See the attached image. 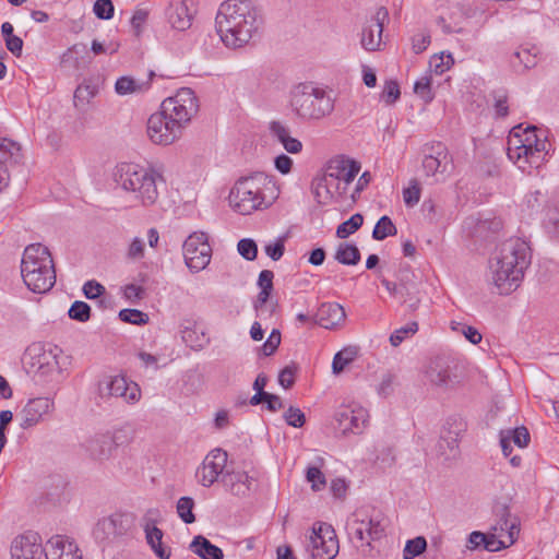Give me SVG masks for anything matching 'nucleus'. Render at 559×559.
<instances>
[{
  "instance_id": "f257e3e1",
  "label": "nucleus",
  "mask_w": 559,
  "mask_h": 559,
  "mask_svg": "<svg viewBox=\"0 0 559 559\" xmlns=\"http://www.w3.org/2000/svg\"><path fill=\"white\" fill-rule=\"evenodd\" d=\"M215 24L224 45L236 49L258 33L262 19L251 0H226L218 8Z\"/></svg>"
},
{
  "instance_id": "f03ea898",
  "label": "nucleus",
  "mask_w": 559,
  "mask_h": 559,
  "mask_svg": "<svg viewBox=\"0 0 559 559\" xmlns=\"http://www.w3.org/2000/svg\"><path fill=\"white\" fill-rule=\"evenodd\" d=\"M531 264V249L526 241L511 238L504 241L496 262L491 264L492 282L499 294L508 295L515 290Z\"/></svg>"
},
{
  "instance_id": "7ed1b4c3",
  "label": "nucleus",
  "mask_w": 559,
  "mask_h": 559,
  "mask_svg": "<svg viewBox=\"0 0 559 559\" xmlns=\"http://www.w3.org/2000/svg\"><path fill=\"white\" fill-rule=\"evenodd\" d=\"M117 187L132 193L144 206L156 203L159 197L158 186L165 182L162 166H141L133 163L118 164L112 173Z\"/></svg>"
},
{
  "instance_id": "20e7f679",
  "label": "nucleus",
  "mask_w": 559,
  "mask_h": 559,
  "mask_svg": "<svg viewBox=\"0 0 559 559\" xmlns=\"http://www.w3.org/2000/svg\"><path fill=\"white\" fill-rule=\"evenodd\" d=\"M21 274L33 293L49 292L56 283V271L48 248L41 243L27 246L21 261Z\"/></svg>"
},
{
  "instance_id": "39448f33",
  "label": "nucleus",
  "mask_w": 559,
  "mask_h": 559,
  "mask_svg": "<svg viewBox=\"0 0 559 559\" xmlns=\"http://www.w3.org/2000/svg\"><path fill=\"white\" fill-rule=\"evenodd\" d=\"M290 106L301 120H320L334 110V98L312 82L296 85L290 93Z\"/></svg>"
},
{
  "instance_id": "423d86ee",
  "label": "nucleus",
  "mask_w": 559,
  "mask_h": 559,
  "mask_svg": "<svg viewBox=\"0 0 559 559\" xmlns=\"http://www.w3.org/2000/svg\"><path fill=\"white\" fill-rule=\"evenodd\" d=\"M270 185L273 186V182L264 173H254L238 179L228 195L230 206L241 215L262 209L265 201L264 190Z\"/></svg>"
},
{
  "instance_id": "0eeeda50",
  "label": "nucleus",
  "mask_w": 559,
  "mask_h": 559,
  "mask_svg": "<svg viewBox=\"0 0 559 559\" xmlns=\"http://www.w3.org/2000/svg\"><path fill=\"white\" fill-rule=\"evenodd\" d=\"M160 108L170 122L176 123L182 132L186 124L198 112L199 103L194 92L189 87H183L174 97L166 98Z\"/></svg>"
},
{
  "instance_id": "6e6552de",
  "label": "nucleus",
  "mask_w": 559,
  "mask_h": 559,
  "mask_svg": "<svg viewBox=\"0 0 559 559\" xmlns=\"http://www.w3.org/2000/svg\"><path fill=\"white\" fill-rule=\"evenodd\" d=\"M421 167L427 177H435L436 182L444 181L453 169L448 147L441 142L425 144Z\"/></svg>"
},
{
  "instance_id": "1a4fd4ad",
  "label": "nucleus",
  "mask_w": 559,
  "mask_h": 559,
  "mask_svg": "<svg viewBox=\"0 0 559 559\" xmlns=\"http://www.w3.org/2000/svg\"><path fill=\"white\" fill-rule=\"evenodd\" d=\"M307 551L311 559H334L340 550L338 539L332 525L324 522L313 524L308 537Z\"/></svg>"
},
{
  "instance_id": "9d476101",
  "label": "nucleus",
  "mask_w": 559,
  "mask_h": 559,
  "mask_svg": "<svg viewBox=\"0 0 559 559\" xmlns=\"http://www.w3.org/2000/svg\"><path fill=\"white\" fill-rule=\"evenodd\" d=\"M385 527L386 520L380 512L369 514L359 510L352 515V533L358 540H367L368 546L371 545V540H379L385 535Z\"/></svg>"
},
{
  "instance_id": "9b49d317",
  "label": "nucleus",
  "mask_w": 559,
  "mask_h": 559,
  "mask_svg": "<svg viewBox=\"0 0 559 559\" xmlns=\"http://www.w3.org/2000/svg\"><path fill=\"white\" fill-rule=\"evenodd\" d=\"M61 349L55 346L53 348L46 349L41 345H33L26 352V357L29 358L28 372L34 377H38L47 381L53 374L59 373L60 366L58 356Z\"/></svg>"
},
{
  "instance_id": "f8f14e48",
  "label": "nucleus",
  "mask_w": 559,
  "mask_h": 559,
  "mask_svg": "<svg viewBox=\"0 0 559 559\" xmlns=\"http://www.w3.org/2000/svg\"><path fill=\"white\" fill-rule=\"evenodd\" d=\"M183 257L186 265L191 272L204 270L212 258V248L205 233H193L183 242Z\"/></svg>"
},
{
  "instance_id": "ddd939ff",
  "label": "nucleus",
  "mask_w": 559,
  "mask_h": 559,
  "mask_svg": "<svg viewBox=\"0 0 559 559\" xmlns=\"http://www.w3.org/2000/svg\"><path fill=\"white\" fill-rule=\"evenodd\" d=\"M539 135L535 126H528L523 131L522 124L513 127L508 140V157L519 165H524L527 157L533 154L534 140Z\"/></svg>"
},
{
  "instance_id": "4468645a",
  "label": "nucleus",
  "mask_w": 559,
  "mask_h": 559,
  "mask_svg": "<svg viewBox=\"0 0 559 559\" xmlns=\"http://www.w3.org/2000/svg\"><path fill=\"white\" fill-rule=\"evenodd\" d=\"M98 392L100 397H120L129 404H134L141 399L139 384L128 380L124 376L108 377L99 383Z\"/></svg>"
},
{
  "instance_id": "2eb2a0df",
  "label": "nucleus",
  "mask_w": 559,
  "mask_h": 559,
  "mask_svg": "<svg viewBox=\"0 0 559 559\" xmlns=\"http://www.w3.org/2000/svg\"><path fill=\"white\" fill-rule=\"evenodd\" d=\"M466 429L467 424L461 416L453 415L445 419L438 447L447 460L459 454V441Z\"/></svg>"
},
{
  "instance_id": "dca6fc26",
  "label": "nucleus",
  "mask_w": 559,
  "mask_h": 559,
  "mask_svg": "<svg viewBox=\"0 0 559 559\" xmlns=\"http://www.w3.org/2000/svg\"><path fill=\"white\" fill-rule=\"evenodd\" d=\"M147 135L159 145H169L181 135L176 123L170 122L162 111L153 114L147 120Z\"/></svg>"
},
{
  "instance_id": "f3484780",
  "label": "nucleus",
  "mask_w": 559,
  "mask_h": 559,
  "mask_svg": "<svg viewBox=\"0 0 559 559\" xmlns=\"http://www.w3.org/2000/svg\"><path fill=\"white\" fill-rule=\"evenodd\" d=\"M334 419L344 435L347 432L360 433L368 421V412L366 408L357 405H342L334 415Z\"/></svg>"
},
{
  "instance_id": "a211bd4d",
  "label": "nucleus",
  "mask_w": 559,
  "mask_h": 559,
  "mask_svg": "<svg viewBox=\"0 0 559 559\" xmlns=\"http://www.w3.org/2000/svg\"><path fill=\"white\" fill-rule=\"evenodd\" d=\"M227 452L223 449L212 450L203 460L202 465L197 469V477L204 487L212 486L218 477L223 476L227 464Z\"/></svg>"
},
{
  "instance_id": "6ab92c4d",
  "label": "nucleus",
  "mask_w": 559,
  "mask_h": 559,
  "mask_svg": "<svg viewBox=\"0 0 559 559\" xmlns=\"http://www.w3.org/2000/svg\"><path fill=\"white\" fill-rule=\"evenodd\" d=\"M495 524L491 531L498 534H504L507 544H514L520 534V520L513 515L510 508L504 502H496L492 509Z\"/></svg>"
},
{
  "instance_id": "aec40b11",
  "label": "nucleus",
  "mask_w": 559,
  "mask_h": 559,
  "mask_svg": "<svg viewBox=\"0 0 559 559\" xmlns=\"http://www.w3.org/2000/svg\"><path fill=\"white\" fill-rule=\"evenodd\" d=\"M12 559H41L44 545L41 537L36 532H26L16 537L11 546Z\"/></svg>"
},
{
  "instance_id": "412c9836",
  "label": "nucleus",
  "mask_w": 559,
  "mask_h": 559,
  "mask_svg": "<svg viewBox=\"0 0 559 559\" xmlns=\"http://www.w3.org/2000/svg\"><path fill=\"white\" fill-rule=\"evenodd\" d=\"M389 17V12L384 7L377 10L374 16L367 23L361 31V46L367 51H377L382 44V33L384 21Z\"/></svg>"
},
{
  "instance_id": "4be33fe9",
  "label": "nucleus",
  "mask_w": 559,
  "mask_h": 559,
  "mask_svg": "<svg viewBox=\"0 0 559 559\" xmlns=\"http://www.w3.org/2000/svg\"><path fill=\"white\" fill-rule=\"evenodd\" d=\"M312 193L319 204H328L335 195H342L341 182L326 168V171L313 178L311 183Z\"/></svg>"
},
{
  "instance_id": "5701e85b",
  "label": "nucleus",
  "mask_w": 559,
  "mask_h": 559,
  "mask_svg": "<svg viewBox=\"0 0 559 559\" xmlns=\"http://www.w3.org/2000/svg\"><path fill=\"white\" fill-rule=\"evenodd\" d=\"M117 447L116 437L110 432L96 433L84 442L85 451L97 461L108 460Z\"/></svg>"
},
{
  "instance_id": "b1692460",
  "label": "nucleus",
  "mask_w": 559,
  "mask_h": 559,
  "mask_svg": "<svg viewBox=\"0 0 559 559\" xmlns=\"http://www.w3.org/2000/svg\"><path fill=\"white\" fill-rule=\"evenodd\" d=\"M381 284L393 297L397 298L402 305H405L409 312H414L418 309L421 302L419 284L397 286L388 278H382Z\"/></svg>"
},
{
  "instance_id": "393cba45",
  "label": "nucleus",
  "mask_w": 559,
  "mask_h": 559,
  "mask_svg": "<svg viewBox=\"0 0 559 559\" xmlns=\"http://www.w3.org/2000/svg\"><path fill=\"white\" fill-rule=\"evenodd\" d=\"M194 11L189 7L188 0H173L165 11L170 26L179 32L187 31L192 25Z\"/></svg>"
},
{
  "instance_id": "a878e982",
  "label": "nucleus",
  "mask_w": 559,
  "mask_h": 559,
  "mask_svg": "<svg viewBox=\"0 0 559 559\" xmlns=\"http://www.w3.org/2000/svg\"><path fill=\"white\" fill-rule=\"evenodd\" d=\"M52 402L48 397H36L27 402L21 412V428L28 429L37 425L48 414Z\"/></svg>"
},
{
  "instance_id": "bb28decb",
  "label": "nucleus",
  "mask_w": 559,
  "mask_h": 559,
  "mask_svg": "<svg viewBox=\"0 0 559 559\" xmlns=\"http://www.w3.org/2000/svg\"><path fill=\"white\" fill-rule=\"evenodd\" d=\"M142 527L145 533L146 543L156 557L159 559H169L171 550L163 543L164 532L155 525V520L145 516Z\"/></svg>"
},
{
  "instance_id": "cd10ccee",
  "label": "nucleus",
  "mask_w": 559,
  "mask_h": 559,
  "mask_svg": "<svg viewBox=\"0 0 559 559\" xmlns=\"http://www.w3.org/2000/svg\"><path fill=\"white\" fill-rule=\"evenodd\" d=\"M328 167L334 177L340 180L343 191H346L347 186L354 181L360 170L359 163L348 158L332 159Z\"/></svg>"
},
{
  "instance_id": "c85d7f7f",
  "label": "nucleus",
  "mask_w": 559,
  "mask_h": 559,
  "mask_svg": "<svg viewBox=\"0 0 559 559\" xmlns=\"http://www.w3.org/2000/svg\"><path fill=\"white\" fill-rule=\"evenodd\" d=\"M21 147L9 139H0V191L8 186L9 171L7 164L16 163Z\"/></svg>"
},
{
  "instance_id": "c756f323",
  "label": "nucleus",
  "mask_w": 559,
  "mask_h": 559,
  "mask_svg": "<svg viewBox=\"0 0 559 559\" xmlns=\"http://www.w3.org/2000/svg\"><path fill=\"white\" fill-rule=\"evenodd\" d=\"M530 440V432L524 426L500 431V445L504 456H509L512 453L511 443L519 448H525Z\"/></svg>"
},
{
  "instance_id": "7c9ffc66",
  "label": "nucleus",
  "mask_w": 559,
  "mask_h": 559,
  "mask_svg": "<svg viewBox=\"0 0 559 559\" xmlns=\"http://www.w3.org/2000/svg\"><path fill=\"white\" fill-rule=\"evenodd\" d=\"M253 480L246 472H228L223 474L221 481L226 490L235 496H246L251 490Z\"/></svg>"
},
{
  "instance_id": "2f4dec72",
  "label": "nucleus",
  "mask_w": 559,
  "mask_h": 559,
  "mask_svg": "<svg viewBox=\"0 0 559 559\" xmlns=\"http://www.w3.org/2000/svg\"><path fill=\"white\" fill-rule=\"evenodd\" d=\"M346 318L344 308L336 302L322 304L317 313V323L324 329H333Z\"/></svg>"
},
{
  "instance_id": "473e14b6",
  "label": "nucleus",
  "mask_w": 559,
  "mask_h": 559,
  "mask_svg": "<svg viewBox=\"0 0 559 559\" xmlns=\"http://www.w3.org/2000/svg\"><path fill=\"white\" fill-rule=\"evenodd\" d=\"M270 132L288 153L297 154L301 152L302 143L298 139L290 136V130L284 123L272 121L270 123Z\"/></svg>"
},
{
  "instance_id": "72a5a7b5",
  "label": "nucleus",
  "mask_w": 559,
  "mask_h": 559,
  "mask_svg": "<svg viewBox=\"0 0 559 559\" xmlns=\"http://www.w3.org/2000/svg\"><path fill=\"white\" fill-rule=\"evenodd\" d=\"M190 549L202 559H223V550L202 535L195 536Z\"/></svg>"
},
{
  "instance_id": "f704fd0d",
  "label": "nucleus",
  "mask_w": 559,
  "mask_h": 559,
  "mask_svg": "<svg viewBox=\"0 0 559 559\" xmlns=\"http://www.w3.org/2000/svg\"><path fill=\"white\" fill-rule=\"evenodd\" d=\"M428 380L438 386H445L450 381V369L447 361L442 358L432 360L427 369Z\"/></svg>"
},
{
  "instance_id": "c9c22d12",
  "label": "nucleus",
  "mask_w": 559,
  "mask_h": 559,
  "mask_svg": "<svg viewBox=\"0 0 559 559\" xmlns=\"http://www.w3.org/2000/svg\"><path fill=\"white\" fill-rule=\"evenodd\" d=\"M75 544L69 537L55 535L44 545V556L46 559H59L64 552H68V545Z\"/></svg>"
},
{
  "instance_id": "e433bc0d",
  "label": "nucleus",
  "mask_w": 559,
  "mask_h": 559,
  "mask_svg": "<svg viewBox=\"0 0 559 559\" xmlns=\"http://www.w3.org/2000/svg\"><path fill=\"white\" fill-rule=\"evenodd\" d=\"M360 251L354 243L342 242L338 245L334 259L344 265H356L360 261Z\"/></svg>"
},
{
  "instance_id": "4c0bfd02",
  "label": "nucleus",
  "mask_w": 559,
  "mask_h": 559,
  "mask_svg": "<svg viewBox=\"0 0 559 559\" xmlns=\"http://www.w3.org/2000/svg\"><path fill=\"white\" fill-rule=\"evenodd\" d=\"M273 278L274 273L272 271L263 270L260 272L258 278V286L260 287L261 290L258 294L257 300L254 302L255 309H259L269 300L270 295L273 290Z\"/></svg>"
},
{
  "instance_id": "58836bf2",
  "label": "nucleus",
  "mask_w": 559,
  "mask_h": 559,
  "mask_svg": "<svg viewBox=\"0 0 559 559\" xmlns=\"http://www.w3.org/2000/svg\"><path fill=\"white\" fill-rule=\"evenodd\" d=\"M147 82H139L131 76H120L115 83V91L118 95L124 96L129 94L140 93L147 90Z\"/></svg>"
},
{
  "instance_id": "ea45409f",
  "label": "nucleus",
  "mask_w": 559,
  "mask_h": 559,
  "mask_svg": "<svg viewBox=\"0 0 559 559\" xmlns=\"http://www.w3.org/2000/svg\"><path fill=\"white\" fill-rule=\"evenodd\" d=\"M542 135L543 134L540 133L537 140H534V147L532 148L533 154L527 157V160L524 165H519L520 168L525 169L526 165L531 167H538L542 164L544 155L550 147V143L547 141L546 136L542 138Z\"/></svg>"
},
{
  "instance_id": "a19ab883",
  "label": "nucleus",
  "mask_w": 559,
  "mask_h": 559,
  "mask_svg": "<svg viewBox=\"0 0 559 559\" xmlns=\"http://www.w3.org/2000/svg\"><path fill=\"white\" fill-rule=\"evenodd\" d=\"M97 86L92 84L91 82L84 81L80 84L74 91V106L81 107L87 105L92 98H94L97 94Z\"/></svg>"
},
{
  "instance_id": "79ce46f5",
  "label": "nucleus",
  "mask_w": 559,
  "mask_h": 559,
  "mask_svg": "<svg viewBox=\"0 0 559 559\" xmlns=\"http://www.w3.org/2000/svg\"><path fill=\"white\" fill-rule=\"evenodd\" d=\"M503 227L500 217L480 218L475 225V235L478 237H488V234H497Z\"/></svg>"
},
{
  "instance_id": "37998d69",
  "label": "nucleus",
  "mask_w": 559,
  "mask_h": 559,
  "mask_svg": "<svg viewBox=\"0 0 559 559\" xmlns=\"http://www.w3.org/2000/svg\"><path fill=\"white\" fill-rule=\"evenodd\" d=\"M364 223V216L360 213L352 215L347 221L340 224L336 228V237L340 239H346L354 233H356Z\"/></svg>"
},
{
  "instance_id": "c03bdc74",
  "label": "nucleus",
  "mask_w": 559,
  "mask_h": 559,
  "mask_svg": "<svg viewBox=\"0 0 559 559\" xmlns=\"http://www.w3.org/2000/svg\"><path fill=\"white\" fill-rule=\"evenodd\" d=\"M356 355L357 349L355 347H346L337 352L332 362L333 373H341L344 368L355 359Z\"/></svg>"
},
{
  "instance_id": "a18cd8bd",
  "label": "nucleus",
  "mask_w": 559,
  "mask_h": 559,
  "mask_svg": "<svg viewBox=\"0 0 559 559\" xmlns=\"http://www.w3.org/2000/svg\"><path fill=\"white\" fill-rule=\"evenodd\" d=\"M397 229L395 225L393 224L392 219L384 215L380 217V219L377 222L373 230H372V238L374 240H383L389 236L396 235Z\"/></svg>"
},
{
  "instance_id": "49530a36",
  "label": "nucleus",
  "mask_w": 559,
  "mask_h": 559,
  "mask_svg": "<svg viewBox=\"0 0 559 559\" xmlns=\"http://www.w3.org/2000/svg\"><path fill=\"white\" fill-rule=\"evenodd\" d=\"M96 539H105L109 535L117 534V519L115 516L99 520L93 532Z\"/></svg>"
},
{
  "instance_id": "de8ad7c7",
  "label": "nucleus",
  "mask_w": 559,
  "mask_h": 559,
  "mask_svg": "<svg viewBox=\"0 0 559 559\" xmlns=\"http://www.w3.org/2000/svg\"><path fill=\"white\" fill-rule=\"evenodd\" d=\"M193 508H194V500L191 497H181L177 502L178 516L186 524H191L195 521Z\"/></svg>"
},
{
  "instance_id": "09e8293b",
  "label": "nucleus",
  "mask_w": 559,
  "mask_h": 559,
  "mask_svg": "<svg viewBox=\"0 0 559 559\" xmlns=\"http://www.w3.org/2000/svg\"><path fill=\"white\" fill-rule=\"evenodd\" d=\"M454 63L453 57L451 53L441 52L440 55H435L429 61V68L432 72L440 75L448 71Z\"/></svg>"
},
{
  "instance_id": "8fccbe9b",
  "label": "nucleus",
  "mask_w": 559,
  "mask_h": 559,
  "mask_svg": "<svg viewBox=\"0 0 559 559\" xmlns=\"http://www.w3.org/2000/svg\"><path fill=\"white\" fill-rule=\"evenodd\" d=\"M427 547L426 538L423 536H417L413 539L406 542L405 548L403 550L404 559H413L419 555H421Z\"/></svg>"
},
{
  "instance_id": "3c124183",
  "label": "nucleus",
  "mask_w": 559,
  "mask_h": 559,
  "mask_svg": "<svg viewBox=\"0 0 559 559\" xmlns=\"http://www.w3.org/2000/svg\"><path fill=\"white\" fill-rule=\"evenodd\" d=\"M511 545L512 544H507V537L504 534H498L492 531L488 534H485L484 549L490 552L499 551L510 547Z\"/></svg>"
},
{
  "instance_id": "603ef678",
  "label": "nucleus",
  "mask_w": 559,
  "mask_h": 559,
  "mask_svg": "<svg viewBox=\"0 0 559 559\" xmlns=\"http://www.w3.org/2000/svg\"><path fill=\"white\" fill-rule=\"evenodd\" d=\"M414 92L424 102H431L435 98V94L431 90V76L424 75L420 79H418L414 84Z\"/></svg>"
},
{
  "instance_id": "864d4df0",
  "label": "nucleus",
  "mask_w": 559,
  "mask_h": 559,
  "mask_svg": "<svg viewBox=\"0 0 559 559\" xmlns=\"http://www.w3.org/2000/svg\"><path fill=\"white\" fill-rule=\"evenodd\" d=\"M69 318L79 322H86L91 318V307L85 301H74L69 311Z\"/></svg>"
},
{
  "instance_id": "5fc2aeb1",
  "label": "nucleus",
  "mask_w": 559,
  "mask_h": 559,
  "mask_svg": "<svg viewBox=\"0 0 559 559\" xmlns=\"http://www.w3.org/2000/svg\"><path fill=\"white\" fill-rule=\"evenodd\" d=\"M119 319L126 323L143 325L148 322L147 313L138 309H122L119 311Z\"/></svg>"
},
{
  "instance_id": "6e6d98bb",
  "label": "nucleus",
  "mask_w": 559,
  "mask_h": 559,
  "mask_svg": "<svg viewBox=\"0 0 559 559\" xmlns=\"http://www.w3.org/2000/svg\"><path fill=\"white\" fill-rule=\"evenodd\" d=\"M181 338L186 345L193 349L202 348L204 344L207 343V340L203 333L199 335L195 330L189 326H185V329L181 330Z\"/></svg>"
},
{
  "instance_id": "4d7b16f0",
  "label": "nucleus",
  "mask_w": 559,
  "mask_h": 559,
  "mask_svg": "<svg viewBox=\"0 0 559 559\" xmlns=\"http://www.w3.org/2000/svg\"><path fill=\"white\" fill-rule=\"evenodd\" d=\"M87 52L85 44H74L62 55V63L71 62V64L79 69L81 67L80 57Z\"/></svg>"
},
{
  "instance_id": "13d9d810",
  "label": "nucleus",
  "mask_w": 559,
  "mask_h": 559,
  "mask_svg": "<svg viewBox=\"0 0 559 559\" xmlns=\"http://www.w3.org/2000/svg\"><path fill=\"white\" fill-rule=\"evenodd\" d=\"M420 186L417 179H412L407 188L403 189V200L407 207H414L420 200Z\"/></svg>"
},
{
  "instance_id": "bf43d9fd",
  "label": "nucleus",
  "mask_w": 559,
  "mask_h": 559,
  "mask_svg": "<svg viewBox=\"0 0 559 559\" xmlns=\"http://www.w3.org/2000/svg\"><path fill=\"white\" fill-rule=\"evenodd\" d=\"M418 331L417 322H411L405 326L395 330L390 336L392 346H399L405 338L414 335Z\"/></svg>"
},
{
  "instance_id": "052dcab7",
  "label": "nucleus",
  "mask_w": 559,
  "mask_h": 559,
  "mask_svg": "<svg viewBox=\"0 0 559 559\" xmlns=\"http://www.w3.org/2000/svg\"><path fill=\"white\" fill-rule=\"evenodd\" d=\"M237 249L239 254L248 261H253L258 255V246L254 240L250 238L239 240Z\"/></svg>"
},
{
  "instance_id": "680f3d73",
  "label": "nucleus",
  "mask_w": 559,
  "mask_h": 559,
  "mask_svg": "<svg viewBox=\"0 0 559 559\" xmlns=\"http://www.w3.org/2000/svg\"><path fill=\"white\" fill-rule=\"evenodd\" d=\"M397 286H404L408 284H418L416 281L415 273L407 263H401L396 273V282H393Z\"/></svg>"
},
{
  "instance_id": "e2e57ef3",
  "label": "nucleus",
  "mask_w": 559,
  "mask_h": 559,
  "mask_svg": "<svg viewBox=\"0 0 559 559\" xmlns=\"http://www.w3.org/2000/svg\"><path fill=\"white\" fill-rule=\"evenodd\" d=\"M306 478L309 483H311L312 489L317 491L323 489L326 485L325 476L321 469L317 468V466L307 467Z\"/></svg>"
},
{
  "instance_id": "0e129e2a",
  "label": "nucleus",
  "mask_w": 559,
  "mask_h": 559,
  "mask_svg": "<svg viewBox=\"0 0 559 559\" xmlns=\"http://www.w3.org/2000/svg\"><path fill=\"white\" fill-rule=\"evenodd\" d=\"M284 419L288 426L300 428L306 423V417L302 411L298 407L289 406L284 413Z\"/></svg>"
},
{
  "instance_id": "69168bd1",
  "label": "nucleus",
  "mask_w": 559,
  "mask_h": 559,
  "mask_svg": "<svg viewBox=\"0 0 559 559\" xmlns=\"http://www.w3.org/2000/svg\"><path fill=\"white\" fill-rule=\"evenodd\" d=\"M94 14L100 20H110L115 8L111 0H96L93 7Z\"/></svg>"
},
{
  "instance_id": "338daca9",
  "label": "nucleus",
  "mask_w": 559,
  "mask_h": 559,
  "mask_svg": "<svg viewBox=\"0 0 559 559\" xmlns=\"http://www.w3.org/2000/svg\"><path fill=\"white\" fill-rule=\"evenodd\" d=\"M281 344V332L277 329H273L267 340L260 347L263 356L267 357L273 355Z\"/></svg>"
},
{
  "instance_id": "774afa93",
  "label": "nucleus",
  "mask_w": 559,
  "mask_h": 559,
  "mask_svg": "<svg viewBox=\"0 0 559 559\" xmlns=\"http://www.w3.org/2000/svg\"><path fill=\"white\" fill-rule=\"evenodd\" d=\"M546 222L554 227V231L559 235V195L546 211Z\"/></svg>"
}]
</instances>
